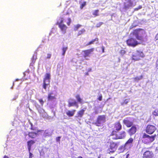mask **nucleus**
Wrapping results in <instances>:
<instances>
[{"label": "nucleus", "mask_w": 158, "mask_h": 158, "mask_svg": "<svg viewBox=\"0 0 158 158\" xmlns=\"http://www.w3.org/2000/svg\"><path fill=\"white\" fill-rule=\"evenodd\" d=\"M144 33L143 30H139L135 31L133 33V38L128 40L127 41V45L134 47L138 44H140L143 40L142 35Z\"/></svg>", "instance_id": "nucleus-1"}, {"label": "nucleus", "mask_w": 158, "mask_h": 158, "mask_svg": "<svg viewBox=\"0 0 158 158\" xmlns=\"http://www.w3.org/2000/svg\"><path fill=\"white\" fill-rule=\"evenodd\" d=\"M126 132L124 131H121L119 134L114 130L112 131L110 136L112 139H123L125 137Z\"/></svg>", "instance_id": "nucleus-2"}, {"label": "nucleus", "mask_w": 158, "mask_h": 158, "mask_svg": "<svg viewBox=\"0 0 158 158\" xmlns=\"http://www.w3.org/2000/svg\"><path fill=\"white\" fill-rule=\"evenodd\" d=\"M64 20V17H61L57 21V24L59 25L62 33L64 34L66 32L67 28L66 25L63 23Z\"/></svg>", "instance_id": "nucleus-3"}, {"label": "nucleus", "mask_w": 158, "mask_h": 158, "mask_svg": "<svg viewBox=\"0 0 158 158\" xmlns=\"http://www.w3.org/2000/svg\"><path fill=\"white\" fill-rule=\"evenodd\" d=\"M144 56V54L142 51H136L133 52L132 59L135 61H137L140 60L141 58Z\"/></svg>", "instance_id": "nucleus-4"}, {"label": "nucleus", "mask_w": 158, "mask_h": 158, "mask_svg": "<svg viewBox=\"0 0 158 158\" xmlns=\"http://www.w3.org/2000/svg\"><path fill=\"white\" fill-rule=\"evenodd\" d=\"M156 135L155 134L153 135L149 136L148 135L144 133L143 135L142 141L145 143L153 142L156 137Z\"/></svg>", "instance_id": "nucleus-5"}, {"label": "nucleus", "mask_w": 158, "mask_h": 158, "mask_svg": "<svg viewBox=\"0 0 158 158\" xmlns=\"http://www.w3.org/2000/svg\"><path fill=\"white\" fill-rule=\"evenodd\" d=\"M106 121L105 116L104 115L99 116L96 122L94 124L97 126H100L105 122Z\"/></svg>", "instance_id": "nucleus-6"}, {"label": "nucleus", "mask_w": 158, "mask_h": 158, "mask_svg": "<svg viewBox=\"0 0 158 158\" xmlns=\"http://www.w3.org/2000/svg\"><path fill=\"white\" fill-rule=\"evenodd\" d=\"M51 75L49 73H46L44 76L43 82V88L46 89L47 87L49 85L50 82Z\"/></svg>", "instance_id": "nucleus-7"}, {"label": "nucleus", "mask_w": 158, "mask_h": 158, "mask_svg": "<svg viewBox=\"0 0 158 158\" xmlns=\"http://www.w3.org/2000/svg\"><path fill=\"white\" fill-rule=\"evenodd\" d=\"M145 151V148L143 149L142 152H144L143 155V158H152L153 157L154 155L152 151Z\"/></svg>", "instance_id": "nucleus-8"}, {"label": "nucleus", "mask_w": 158, "mask_h": 158, "mask_svg": "<svg viewBox=\"0 0 158 158\" xmlns=\"http://www.w3.org/2000/svg\"><path fill=\"white\" fill-rule=\"evenodd\" d=\"M156 128L155 126L152 125H148L146 128L147 133L149 134H152L156 130Z\"/></svg>", "instance_id": "nucleus-9"}, {"label": "nucleus", "mask_w": 158, "mask_h": 158, "mask_svg": "<svg viewBox=\"0 0 158 158\" xmlns=\"http://www.w3.org/2000/svg\"><path fill=\"white\" fill-rule=\"evenodd\" d=\"M118 146L117 143H115L114 142H111L109 150L110 152H114L116 150Z\"/></svg>", "instance_id": "nucleus-10"}, {"label": "nucleus", "mask_w": 158, "mask_h": 158, "mask_svg": "<svg viewBox=\"0 0 158 158\" xmlns=\"http://www.w3.org/2000/svg\"><path fill=\"white\" fill-rule=\"evenodd\" d=\"M38 110L39 111V112L40 114V116L43 117L44 118L48 119L49 118L48 115L45 112V111L44 110L40 108H38Z\"/></svg>", "instance_id": "nucleus-11"}, {"label": "nucleus", "mask_w": 158, "mask_h": 158, "mask_svg": "<svg viewBox=\"0 0 158 158\" xmlns=\"http://www.w3.org/2000/svg\"><path fill=\"white\" fill-rule=\"evenodd\" d=\"M136 4V2L135 0H128L127 3L125 4V6L126 8H129L130 7H132L135 6Z\"/></svg>", "instance_id": "nucleus-12"}, {"label": "nucleus", "mask_w": 158, "mask_h": 158, "mask_svg": "<svg viewBox=\"0 0 158 158\" xmlns=\"http://www.w3.org/2000/svg\"><path fill=\"white\" fill-rule=\"evenodd\" d=\"M94 50V48H92L90 49L83 51V52L84 53V54H83L84 56L85 59L88 60V59L87 58V57L89 56V55Z\"/></svg>", "instance_id": "nucleus-13"}, {"label": "nucleus", "mask_w": 158, "mask_h": 158, "mask_svg": "<svg viewBox=\"0 0 158 158\" xmlns=\"http://www.w3.org/2000/svg\"><path fill=\"white\" fill-rule=\"evenodd\" d=\"M136 127L135 126H133L131 128H130L128 131L127 132L129 135L131 136H132L134 134L136 131Z\"/></svg>", "instance_id": "nucleus-14"}, {"label": "nucleus", "mask_w": 158, "mask_h": 158, "mask_svg": "<svg viewBox=\"0 0 158 158\" xmlns=\"http://www.w3.org/2000/svg\"><path fill=\"white\" fill-rule=\"evenodd\" d=\"M123 123L127 127H129L133 125V123L128 119H124L123 121Z\"/></svg>", "instance_id": "nucleus-15"}, {"label": "nucleus", "mask_w": 158, "mask_h": 158, "mask_svg": "<svg viewBox=\"0 0 158 158\" xmlns=\"http://www.w3.org/2000/svg\"><path fill=\"white\" fill-rule=\"evenodd\" d=\"M69 106L70 107L72 106H77V108L78 105L76 101L73 99H70L69 101Z\"/></svg>", "instance_id": "nucleus-16"}, {"label": "nucleus", "mask_w": 158, "mask_h": 158, "mask_svg": "<svg viewBox=\"0 0 158 158\" xmlns=\"http://www.w3.org/2000/svg\"><path fill=\"white\" fill-rule=\"evenodd\" d=\"M133 139L132 138H130L125 143L126 147L129 149L131 148L132 146Z\"/></svg>", "instance_id": "nucleus-17"}, {"label": "nucleus", "mask_w": 158, "mask_h": 158, "mask_svg": "<svg viewBox=\"0 0 158 158\" xmlns=\"http://www.w3.org/2000/svg\"><path fill=\"white\" fill-rule=\"evenodd\" d=\"M55 94L53 92L49 93L48 94V100L51 101L55 98Z\"/></svg>", "instance_id": "nucleus-18"}, {"label": "nucleus", "mask_w": 158, "mask_h": 158, "mask_svg": "<svg viewBox=\"0 0 158 158\" xmlns=\"http://www.w3.org/2000/svg\"><path fill=\"white\" fill-rule=\"evenodd\" d=\"M122 128V126L119 122H117L115 123L114 127V130L117 131L120 130Z\"/></svg>", "instance_id": "nucleus-19"}, {"label": "nucleus", "mask_w": 158, "mask_h": 158, "mask_svg": "<svg viewBox=\"0 0 158 158\" xmlns=\"http://www.w3.org/2000/svg\"><path fill=\"white\" fill-rule=\"evenodd\" d=\"M85 111V109L84 108L83 109H82L81 110L79 111L77 113V118H78L79 117L80 118H81L82 117L84 114Z\"/></svg>", "instance_id": "nucleus-20"}, {"label": "nucleus", "mask_w": 158, "mask_h": 158, "mask_svg": "<svg viewBox=\"0 0 158 158\" xmlns=\"http://www.w3.org/2000/svg\"><path fill=\"white\" fill-rule=\"evenodd\" d=\"M76 111L75 110H73L72 111L68 110L66 112V113L69 116L71 117L73 116Z\"/></svg>", "instance_id": "nucleus-21"}, {"label": "nucleus", "mask_w": 158, "mask_h": 158, "mask_svg": "<svg viewBox=\"0 0 158 158\" xmlns=\"http://www.w3.org/2000/svg\"><path fill=\"white\" fill-rule=\"evenodd\" d=\"M129 148L127 147H126V145L125 144L124 145L121 146L118 149V150L120 152H123L125 149H128Z\"/></svg>", "instance_id": "nucleus-22"}, {"label": "nucleus", "mask_w": 158, "mask_h": 158, "mask_svg": "<svg viewBox=\"0 0 158 158\" xmlns=\"http://www.w3.org/2000/svg\"><path fill=\"white\" fill-rule=\"evenodd\" d=\"M37 132H29L28 135L29 136L32 138H34L36 135L37 134Z\"/></svg>", "instance_id": "nucleus-23"}, {"label": "nucleus", "mask_w": 158, "mask_h": 158, "mask_svg": "<svg viewBox=\"0 0 158 158\" xmlns=\"http://www.w3.org/2000/svg\"><path fill=\"white\" fill-rule=\"evenodd\" d=\"M52 135L51 133L48 130H45L44 132L43 135L44 136H50Z\"/></svg>", "instance_id": "nucleus-24"}, {"label": "nucleus", "mask_w": 158, "mask_h": 158, "mask_svg": "<svg viewBox=\"0 0 158 158\" xmlns=\"http://www.w3.org/2000/svg\"><path fill=\"white\" fill-rule=\"evenodd\" d=\"M35 143L34 142L33 140L29 141L27 142V145L28 149L30 150L31 146Z\"/></svg>", "instance_id": "nucleus-25"}, {"label": "nucleus", "mask_w": 158, "mask_h": 158, "mask_svg": "<svg viewBox=\"0 0 158 158\" xmlns=\"http://www.w3.org/2000/svg\"><path fill=\"white\" fill-rule=\"evenodd\" d=\"M68 49V47L66 46H63L62 49V55L63 56H64L66 51Z\"/></svg>", "instance_id": "nucleus-26"}, {"label": "nucleus", "mask_w": 158, "mask_h": 158, "mask_svg": "<svg viewBox=\"0 0 158 158\" xmlns=\"http://www.w3.org/2000/svg\"><path fill=\"white\" fill-rule=\"evenodd\" d=\"M130 101V99H125L124 102H121V105L122 106H124L125 105H126Z\"/></svg>", "instance_id": "nucleus-27"}, {"label": "nucleus", "mask_w": 158, "mask_h": 158, "mask_svg": "<svg viewBox=\"0 0 158 158\" xmlns=\"http://www.w3.org/2000/svg\"><path fill=\"white\" fill-rule=\"evenodd\" d=\"M142 77L143 76H142L141 75L140 76L134 78V81H135L138 82L139 80H140L141 79H142Z\"/></svg>", "instance_id": "nucleus-28"}, {"label": "nucleus", "mask_w": 158, "mask_h": 158, "mask_svg": "<svg viewBox=\"0 0 158 158\" xmlns=\"http://www.w3.org/2000/svg\"><path fill=\"white\" fill-rule=\"evenodd\" d=\"M76 98L77 100V101L80 103H82V99L80 98V96L79 95H77L76 96Z\"/></svg>", "instance_id": "nucleus-29"}, {"label": "nucleus", "mask_w": 158, "mask_h": 158, "mask_svg": "<svg viewBox=\"0 0 158 158\" xmlns=\"http://www.w3.org/2000/svg\"><path fill=\"white\" fill-rule=\"evenodd\" d=\"M98 38H96L94 40H92V41H91L90 42H89L88 44H87L86 45V46H88V45H90V44H93L94 43V42L95 41H98Z\"/></svg>", "instance_id": "nucleus-30"}, {"label": "nucleus", "mask_w": 158, "mask_h": 158, "mask_svg": "<svg viewBox=\"0 0 158 158\" xmlns=\"http://www.w3.org/2000/svg\"><path fill=\"white\" fill-rule=\"evenodd\" d=\"M85 31V30L84 29H82L78 33V35H79L82 34Z\"/></svg>", "instance_id": "nucleus-31"}, {"label": "nucleus", "mask_w": 158, "mask_h": 158, "mask_svg": "<svg viewBox=\"0 0 158 158\" xmlns=\"http://www.w3.org/2000/svg\"><path fill=\"white\" fill-rule=\"evenodd\" d=\"M99 12L98 10H94L93 13V14L94 15H95V16H97L98 15V13Z\"/></svg>", "instance_id": "nucleus-32"}, {"label": "nucleus", "mask_w": 158, "mask_h": 158, "mask_svg": "<svg viewBox=\"0 0 158 158\" xmlns=\"http://www.w3.org/2000/svg\"><path fill=\"white\" fill-rule=\"evenodd\" d=\"M81 25L78 24L77 26H75L74 28V30L75 31H77L78 29L80 28L81 27Z\"/></svg>", "instance_id": "nucleus-33"}, {"label": "nucleus", "mask_w": 158, "mask_h": 158, "mask_svg": "<svg viewBox=\"0 0 158 158\" xmlns=\"http://www.w3.org/2000/svg\"><path fill=\"white\" fill-rule=\"evenodd\" d=\"M103 24V22H100L98 23H97L96 24V27H100Z\"/></svg>", "instance_id": "nucleus-34"}, {"label": "nucleus", "mask_w": 158, "mask_h": 158, "mask_svg": "<svg viewBox=\"0 0 158 158\" xmlns=\"http://www.w3.org/2000/svg\"><path fill=\"white\" fill-rule=\"evenodd\" d=\"M153 114L155 115H158V110H155L153 112Z\"/></svg>", "instance_id": "nucleus-35"}, {"label": "nucleus", "mask_w": 158, "mask_h": 158, "mask_svg": "<svg viewBox=\"0 0 158 158\" xmlns=\"http://www.w3.org/2000/svg\"><path fill=\"white\" fill-rule=\"evenodd\" d=\"M68 22H67V24L68 25H70V22H71V19L70 18H69L68 19Z\"/></svg>", "instance_id": "nucleus-36"}, {"label": "nucleus", "mask_w": 158, "mask_h": 158, "mask_svg": "<svg viewBox=\"0 0 158 158\" xmlns=\"http://www.w3.org/2000/svg\"><path fill=\"white\" fill-rule=\"evenodd\" d=\"M86 5V3L85 2L82 3L81 5V8L82 9L84 6H85Z\"/></svg>", "instance_id": "nucleus-37"}, {"label": "nucleus", "mask_w": 158, "mask_h": 158, "mask_svg": "<svg viewBox=\"0 0 158 158\" xmlns=\"http://www.w3.org/2000/svg\"><path fill=\"white\" fill-rule=\"evenodd\" d=\"M39 101L40 102V103L41 104V105L42 106H43V104H44V102L43 101V100L42 99H40L39 100Z\"/></svg>", "instance_id": "nucleus-38"}, {"label": "nucleus", "mask_w": 158, "mask_h": 158, "mask_svg": "<svg viewBox=\"0 0 158 158\" xmlns=\"http://www.w3.org/2000/svg\"><path fill=\"white\" fill-rule=\"evenodd\" d=\"M142 8V6H139L138 8H135V10H138L139 9H141Z\"/></svg>", "instance_id": "nucleus-39"}, {"label": "nucleus", "mask_w": 158, "mask_h": 158, "mask_svg": "<svg viewBox=\"0 0 158 158\" xmlns=\"http://www.w3.org/2000/svg\"><path fill=\"white\" fill-rule=\"evenodd\" d=\"M98 110H95V111L93 112V114H98Z\"/></svg>", "instance_id": "nucleus-40"}, {"label": "nucleus", "mask_w": 158, "mask_h": 158, "mask_svg": "<svg viewBox=\"0 0 158 158\" xmlns=\"http://www.w3.org/2000/svg\"><path fill=\"white\" fill-rule=\"evenodd\" d=\"M60 137H58L56 138V141L57 142H59L60 141Z\"/></svg>", "instance_id": "nucleus-41"}, {"label": "nucleus", "mask_w": 158, "mask_h": 158, "mask_svg": "<svg viewBox=\"0 0 158 158\" xmlns=\"http://www.w3.org/2000/svg\"><path fill=\"white\" fill-rule=\"evenodd\" d=\"M51 56V55L50 54H47V58L50 59Z\"/></svg>", "instance_id": "nucleus-42"}, {"label": "nucleus", "mask_w": 158, "mask_h": 158, "mask_svg": "<svg viewBox=\"0 0 158 158\" xmlns=\"http://www.w3.org/2000/svg\"><path fill=\"white\" fill-rule=\"evenodd\" d=\"M35 59H36V58H35V56H34V55L33 56L32 59V62H35Z\"/></svg>", "instance_id": "nucleus-43"}, {"label": "nucleus", "mask_w": 158, "mask_h": 158, "mask_svg": "<svg viewBox=\"0 0 158 158\" xmlns=\"http://www.w3.org/2000/svg\"><path fill=\"white\" fill-rule=\"evenodd\" d=\"M102 52L103 53L104 52H104L105 47L104 46H102Z\"/></svg>", "instance_id": "nucleus-44"}, {"label": "nucleus", "mask_w": 158, "mask_h": 158, "mask_svg": "<svg viewBox=\"0 0 158 158\" xmlns=\"http://www.w3.org/2000/svg\"><path fill=\"white\" fill-rule=\"evenodd\" d=\"M102 96H100L98 97V99L99 101H101L102 100Z\"/></svg>", "instance_id": "nucleus-45"}, {"label": "nucleus", "mask_w": 158, "mask_h": 158, "mask_svg": "<svg viewBox=\"0 0 158 158\" xmlns=\"http://www.w3.org/2000/svg\"><path fill=\"white\" fill-rule=\"evenodd\" d=\"M125 51L124 50H122L121 51V53L122 54H124L125 53Z\"/></svg>", "instance_id": "nucleus-46"}, {"label": "nucleus", "mask_w": 158, "mask_h": 158, "mask_svg": "<svg viewBox=\"0 0 158 158\" xmlns=\"http://www.w3.org/2000/svg\"><path fill=\"white\" fill-rule=\"evenodd\" d=\"M155 39L156 40H158V33L156 36Z\"/></svg>", "instance_id": "nucleus-47"}, {"label": "nucleus", "mask_w": 158, "mask_h": 158, "mask_svg": "<svg viewBox=\"0 0 158 158\" xmlns=\"http://www.w3.org/2000/svg\"><path fill=\"white\" fill-rule=\"evenodd\" d=\"M156 66L157 67H158V59L156 61Z\"/></svg>", "instance_id": "nucleus-48"}, {"label": "nucleus", "mask_w": 158, "mask_h": 158, "mask_svg": "<svg viewBox=\"0 0 158 158\" xmlns=\"http://www.w3.org/2000/svg\"><path fill=\"white\" fill-rule=\"evenodd\" d=\"M32 156V154L30 152V153H29V156Z\"/></svg>", "instance_id": "nucleus-49"}, {"label": "nucleus", "mask_w": 158, "mask_h": 158, "mask_svg": "<svg viewBox=\"0 0 158 158\" xmlns=\"http://www.w3.org/2000/svg\"><path fill=\"white\" fill-rule=\"evenodd\" d=\"M3 158H9L8 157L6 156H5L3 157Z\"/></svg>", "instance_id": "nucleus-50"}, {"label": "nucleus", "mask_w": 158, "mask_h": 158, "mask_svg": "<svg viewBox=\"0 0 158 158\" xmlns=\"http://www.w3.org/2000/svg\"><path fill=\"white\" fill-rule=\"evenodd\" d=\"M31 129L32 130H34V129L32 127V124L31 123Z\"/></svg>", "instance_id": "nucleus-51"}, {"label": "nucleus", "mask_w": 158, "mask_h": 158, "mask_svg": "<svg viewBox=\"0 0 158 158\" xmlns=\"http://www.w3.org/2000/svg\"><path fill=\"white\" fill-rule=\"evenodd\" d=\"M91 68H90V69H89V70H88V72H90V71H91Z\"/></svg>", "instance_id": "nucleus-52"}, {"label": "nucleus", "mask_w": 158, "mask_h": 158, "mask_svg": "<svg viewBox=\"0 0 158 158\" xmlns=\"http://www.w3.org/2000/svg\"><path fill=\"white\" fill-rule=\"evenodd\" d=\"M77 158H83L81 156H79Z\"/></svg>", "instance_id": "nucleus-53"}, {"label": "nucleus", "mask_w": 158, "mask_h": 158, "mask_svg": "<svg viewBox=\"0 0 158 158\" xmlns=\"http://www.w3.org/2000/svg\"><path fill=\"white\" fill-rule=\"evenodd\" d=\"M88 74H88V73H86V75H88Z\"/></svg>", "instance_id": "nucleus-54"}, {"label": "nucleus", "mask_w": 158, "mask_h": 158, "mask_svg": "<svg viewBox=\"0 0 158 158\" xmlns=\"http://www.w3.org/2000/svg\"><path fill=\"white\" fill-rule=\"evenodd\" d=\"M18 80H19V79H16V81H18Z\"/></svg>", "instance_id": "nucleus-55"}, {"label": "nucleus", "mask_w": 158, "mask_h": 158, "mask_svg": "<svg viewBox=\"0 0 158 158\" xmlns=\"http://www.w3.org/2000/svg\"><path fill=\"white\" fill-rule=\"evenodd\" d=\"M29 158H32V156H29Z\"/></svg>", "instance_id": "nucleus-56"}, {"label": "nucleus", "mask_w": 158, "mask_h": 158, "mask_svg": "<svg viewBox=\"0 0 158 158\" xmlns=\"http://www.w3.org/2000/svg\"><path fill=\"white\" fill-rule=\"evenodd\" d=\"M110 158H114V157H110Z\"/></svg>", "instance_id": "nucleus-57"}, {"label": "nucleus", "mask_w": 158, "mask_h": 158, "mask_svg": "<svg viewBox=\"0 0 158 158\" xmlns=\"http://www.w3.org/2000/svg\"><path fill=\"white\" fill-rule=\"evenodd\" d=\"M98 158H100V156H98Z\"/></svg>", "instance_id": "nucleus-58"}, {"label": "nucleus", "mask_w": 158, "mask_h": 158, "mask_svg": "<svg viewBox=\"0 0 158 158\" xmlns=\"http://www.w3.org/2000/svg\"><path fill=\"white\" fill-rule=\"evenodd\" d=\"M128 155H127L126 158H127V156H128Z\"/></svg>", "instance_id": "nucleus-59"}, {"label": "nucleus", "mask_w": 158, "mask_h": 158, "mask_svg": "<svg viewBox=\"0 0 158 158\" xmlns=\"http://www.w3.org/2000/svg\"><path fill=\"white\" fill-rule=\"evenodd\" d=\"M11 88L12 89L13 88V87H12Z\"/></svg>", "instance_id": "nucleus-60"}, {"label": "nucleus", "mask_w": 158, "mask_h": 158, "mask_svg": "<svg viewBox=\"0 0 158 158\" xmlns=\"http://www.w3.org/2000/svg\"><path fill=\"white\" fill-rule=\"evenodd\" d=\"M14 83H13V85H14Z\"/></svg>", "instance_id": "nucleus-61"}]
</instances>
